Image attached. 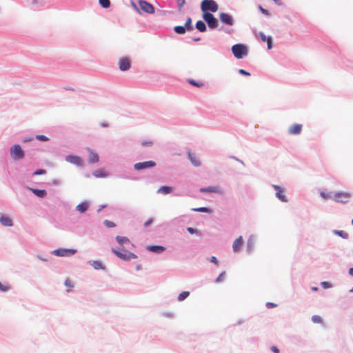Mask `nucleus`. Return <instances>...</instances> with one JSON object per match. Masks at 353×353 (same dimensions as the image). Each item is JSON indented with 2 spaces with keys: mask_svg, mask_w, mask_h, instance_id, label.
<instances>
[{
  "mask_svg": "<svg viewBox=\"0 0 353 353\" xmlns=\"http://www.w3.org/2000/svg\"><path fill=\"white\" fill-rule=\"evenodd\" d=\"M174 31L177 34H184L185 32V28L183 26H178L174 27Z\"/></svg>",
  "mask_w": 353,
  "mask_h": 353,
  "instance_id": "c756f323",
  "label": "nucleus"
},
{
  "mask_svg": "<svg viewBox=\"0 0 353 353\" xmlns=\"http://www.w3.org/2000/svg\"><path fill=\"white\" fill-rule=\"evenodd\" d=\"M178 3L179 9L181 10L184 6L185 1V0H176Z\"/></svg>",
  "mask_w": 353,
  "mask_h": 353,
  "instance_id": "37998d69",
  "label": "nucleus"
},
{
  "mask_svg": "<svg viewBox=\"0 0 353 353\" xmlns=\"http://www.w3.org/2000/svg\"><path fill=\"white\" fill-rule=\"evenodd\" d=\"M225 272H221L219 275V276L216 278V281L218 282V283L223 281L224 280V279H225Z\"/></svg>",
  "mask_w": 353,
  "mask_h": 353,
  "instance_id": "e433bc0d",
  "label": "nucleus"
},
{
  "mask_svg": "<svg viewBox=\"0 0 353 353\" xmlns=\"http://www.w3.org/2000/svg\"><path fill=\"white\" fill-rule=\"evenodd\" d=\"M201 8L204 13L208 12V11L215 12L218 10L219 6L214 0H203L201 2Z\"/></svg>",
  "mask_w": 353,
  "mask_h": 353,
  "instance_id": "f257e3e1",
  "label": "nucleus"
},
{
  "mask_svg": "<svg viewBox=\"0 0 353 353\" xmlns=\"http://www.w3.org/2000/svg\"><path fill=\"white\" fill-rule=\"evenodd\" d=\"M194 211L198 212H208V209L206 208H199L196 209H194Z\"/></svg>",
  "mask_w": 353,
  "mask_h": 353,
  "instance_id": "8fccbe9b",
  "label": "nucleus"
},
{
  "mask_svg": "<svg viewBox=\"0 0 353 353\" xmlns=\"http://www.w3.org/2000/svg\"><path fill=\"white\" fill-rule=\"evenodd\" d=\"M259 36H260L261 39L263 42H265V41L267 42L268 48V49H271L272 48V37H267L265 36V34L263 32H259Z\"/></svg>",
  "mask_w": 353,
  "mask_h": 353,
  "instance_id": "4468645a",
  "label": "nucleus"
},
{
  "mask_svg": "<svg viewBox=\"0 0 353 353\" xmlns=\"http://www.w3.org/2000/svg\"><path fill=\"white\" fill-rule=\"evenodd\" d=\"M88 208V203L87 202H82L77 206V210L80 212H84Z\"/></svg>",
  "mask_w": 353,
  "mask_h": 353,
  "instance_id": "a878e982",
  "label": "nucleus"
},
{
  "mask_svg": "<svg viewBox=\"0 0 353 353\" xmlns=\"http://www.w3.org/2000/svg\"><path fill=\"white\" fill-rule=\"evenodd\" d=\"M46 173V171L45 170H43V169H39L37 170H36L33 174L34 175H39V174H44Z\"/></svg>",
  "mask_w": 353,
  "mask_h": 353,
  "instance_id": "a19ab883",
  "label": "nucleus"
},
{
  "mask_svg": "<svg viewBox=\"0 0 353 353\" xmlns=\"http://www.w3.org/2000/svg\"><path fill=\"white\" fill-rule=\"evenodd\" d=\"M0 223H1V225H4V226H12V219L10 217H8L7 216H4V215L0 216Z\"/></svg>",
  "mask_w": 353,
  "mask_h": 353,
  "instance_id": "2eb2a0df",
  "label": "nucleus"
},
{
  "mask_svg": "<svg viewBox=\"0 0 353 353\" xmlns=\"http://www.w3.org/2000/svg\"><path fill=\"white\" fill-rule=\"evenodd\" d=\"M302 127L301 124H294L289 128L288 133L290 134H299L302 131Z\"/></svg>",
  "mask_w": 353,
  "mask_h": 353,
  "instance_id": "9b49d317",
  "label": "nucleus"
},
{
  "mask_svg": "<svg viewBox=\"0 0 353 353\" xmlns=\"http://www.w3.org/2000/svg\"><path fill=\"white\" fill-rule=\"evenodd\" d=\"M349 274L353 276V268H351L350 270H349Z\"/></svg>",
  "mask_w": 353,
  "mask_h": 353,
  "instance_id": "6e6d98bb",
  "label": "nucleus"
},
{
  "mask_svg": "<svg viewBox=\"0 0 353 353\" xmlns=\"http://www.w3.org/2000/svg\"><path fill=\"white\" fill-rule=\"evenodd\" d=\"M239 72L240 74H243V75H246V76H250V74L248 72L244 70L243 69H240L239 70Z\"/></svg>",
  "mask_w": 353,
  "mask_h": 353,
  "instance_id": "49530a36",
  "label": "nucleus"
},
{
  "mask_svg": "<svg viewBox=\"0 0 353 353\" xmlns=\"http://www.w3.org/2000/svg\"><path fill=\"white\" fill-rule=\"evenodd\" d=\"M30 190H31L32 192H34V194L38 197L43 198L46 196V191L45 190H38V189L30 188Z\"/></svg>",
  "mask_w": 353,
  "mask_h": 353,
  "instance_id": "4be33fe9",
  "label": "nucleus"
},
{
  "mask_svg": "<svg viewBox=\"0 0 353 353\" xmlns=\"http://www.w3.org/2000/svg\"><path fill=\"white\" fill-rule=\"evenodd\" d=\"M189 82L190 84L196 86V87H201L203 84L202 83H197L193 79L189 80Z\"/></svg>",
  "mask_w": 353,
  "mask_h": 353,
  "instance_id": "58836bf2",
  "label": "nucleus"
},
{
  "mask_svg": "<svg viewBox=\"0 0 353 353\" xmlns=\"http://www.w3.org/2000/svg\"><path fill=\"white\" fill-rule=\"evenodd\" d=\"M54 253L56 255L60 256H68V254H67V250H65V249L56 250L54 251Z\"/></svg>",
  "mask_w": 353,
  "mask_h": 353,
  "instance_id": "cd10ccee",
  "label": "nucleus"
},
{
  "mask_svg": "<svg viewBox=\"0 0 353 353\" xmlns=\"http://www.w3.org/2000/svg\"><path fill=\"white\" fill-rule=\"evenodd\" d=\"M10 290V286L8 285H4L0 282V291L1 292H7Z\"/></svg>",
  "mask_w": 353,
  "mask_h": 353,
  "instance_id": "f704fd0d",
  "label": "nucleus"
},
{
  "mask_svg": "<svg viewBox=\"0 0 353 353\" xmlns=\"http://www.w3.org/2000/svg\"><path fill=\"white\" fill-rule=\"evenodd\" d=\"M190 294V292L188 291H183L181 293L179 294L178 296V300L179 301H182L185 300Z\"/></svg>",
  "mask_w": 353,
  "mask_h": 353,
  "instance_id": "c85d7f7f",
  "label": "nucleus"
},
{
  "mask_svg": "<svg viewBox=\"0 0 353 353\" xmlns=\"http://www.w3.org/2000/svg\"><path fill=\"white\" fill-rule=\"evenodd\" d=\"M65 160L72 164H74L79 166H81L83 164L82 159L80 157L76 155H68L66 157Z\"/></svg>",
  "mask_w": 353,
  "mask_h": 353,
  "instance_id": "9d476101",
  "label": "nucleus"
},
{
  "mask_svg": "<svg viewBox=\"0 0 353 353\" xmlns=\"http://www.w3.org/2000/svg\"><path fill=\"white\" fill-rule=\"evenodd\" d=\"M119 66L121 71L129 70L131 66L130 59L128 57H121L119 61Z\"/></svg>",
  "mask_w": 353,
  "mask_h": 353,
  "instance_id": "1a4fd4ad",
  "label": "nucleus"
},
{
  "mask_svg": "<svg viewBox=\"0 0 353 353\" xmlns=\"http://www.w3.org/2000/svg\"><path fill=\"white\" fill-rule=\"evenodd\" d=\"M271 350H272L274 353H279V350L276 346H272V347H271Z\"/></svg>",
  "mask_w": 353,
  "mask_h": 353,
  "instance_id": "603ef678",
  "label": "nucleus"
},
{
  "mask_svg": "<svg viewBox=\"0 0 353 353\" xmlns=\"http://www.w3.org/2000/svg\"><path fill=\"white\" fill-rule=\"evenodd\" d=\"M76 252H77V250H74V249H68L67 250V254L68 255L74 254Z\"/></svg>",
  "mask_w": 353,
  "mask_h": 353,
  "instance_id": "09e8293b",
  "label": "nucleus"
},
{
  "mask_svg": "<svg viewBox=\"0 0 353 353\" xmlns=\"http://www.w3.org/2000/svg\"><path fill=\"white\" fill-rule=\"evenodd\" d=\"M116 240L121 246H123L125 243L130 244L129 239L125 236H117Z\"/></svg>",
  "mask_w": 353,
  "mask_h": 353,
  "instance_id": "412c9836",
  "label": "nucleus"
},
{
  "mask_svg": "<svg viewBox=\"0 0 353 353\" xmlns=\"http://www.w3.org/2000/svg\"><path fill=\"white\" fill-rule=\"evenodd\" d=\"M10 156L14 160L21 159L24 157V152L19 144H16L10 149Z\"/></svg>",
  "mask_w": 353,
  "mask_h": 353,
  "instance_id": "20e7f679",
  "label": "nucleus"
},
{
  "mask_svg": "<svg viewBox=\"0 0 353 353\" xmlns=\"http://www.w3.org/2000/svg\"><path fill=\"white\" fill-rule=\"evenodd\" d=\"M88 160L90 163H95L99 161V158L98 154L96 152L90 151L89 157H88Z\"/></svg>",
  "mask_w": 353,
  "mask_h": 353,
  "instance_id": "6ab92c4d",
  "label": "nucleus"
},
{
  "mask_svg": "<svg viewBox=\"0 0 353 353\" xmlns=\"http://www.w3.org/2000/svg\"><path fill=\"white\" fill-rule=\"evenodd\" d=\"M232 52L237 59H241L248 54V49L243 44H236L232 47Z\"/></svg>",
  "mask_w": 353,
  "mask_h": 353,
  "instance_id": "f03ea898",
  "label": "nucleus"
},
{
  "mask_svg": "<svg viewBox=\"0 0 353 353\" xmlns=\"http://www.w3.org/2000/svg\"><path fill=\"white\" fill-rule=\"evenodd\" d=\"M243 241L241 236H240L234 241L232 245V250L234 252H237L241 250V248L243 245Z\"/></svg>",
  "mask_w": 353,
  "mask_h": 353,
  "instance_id": "ddd939ff",
  "label": "nucleus"
},
{
  "mask_svg": "<svg viewBox=\"0 0 353 353\" xmlns=\"http://www.w3.org/2000/svg\"><path fill=\"white\" fill-rule=\"evenodd\" d=\"M121 250L123 252L112 249L113 253L119 259L123 261H130V259H135L137 258V256L135 254L128 251H124L123 248H121Z\"/></svg>",
  "mask_w": 353,
  "mask_h": 353,
  "instance_id": "7ed1b4c3",
  "label": "nucleus"
},
{
  "mask_svg": "<svg viewBox=\"0 0 353 353\" xmlns=\"http://www.w3.org/2000/svg\"><path fill=\"white\" fill-rule=\"evenodd\" d=\"M153 221V219H150L149 220H148L145 223H144V226L145 227H148L150 224H151Z\"/></svg>",
  "mask_w": 353,
  "mask_h": 353,
  "instance_id": "864d4df0",
  "label": "nucleus"
},
{
  "mask_svg": "<svg viewBox=\"0 0 353 353\" xmlns=\"http://www.w3.org/2000/svg\"><path fill=\"white\" fill-rule=\"evenodd\" d=\"M188 158L190 159V161H191V163L194 165V166H199L200 165V162L196 158V157L192 154L190 152H188Z\"/></svg>",
  "mask_w": 353,
  "mask_h": 353,
  "instance_id": "5701e85b",
  "label": "nucleus"
},
{
  "mask_svg": "<svg viewBox=\"0 0 353 353\" xmlns=\"http://www.w3.org/2000/svg\"><path fill=\"white\" fill-rule=\"evenodd\" d=\"M276 304L273 303H271V302H268L266 303V306L268 307V308H272V307H276Z\"/></svg>",
  "mask_w": 353,
  "mask_h": 353,
  "instance_id": "3c124183",
  "label": "nucleus"
},
{
  "mask_svg": "<svg viewBox=\"0 0 353 353\" xmlns=\"http://www.w3.org/2000/svg\"><path fill=\"white\" fill-rule=\"evenodd\" d=\"M89 263L95 269V270H104L105 267L102 264V263L99 261H90Z\"/></svg>",
  "mask_w": 353,
  "mask_h": 353,
  "instance_id": "aec40b11",
  "label": "nucleus"
},
{
  "mask_svg": "<svg viewBox=\"0 0 353 353\" xmlns=\"http://www.w3.org/2000/svg\"><path fill=\"white\" fill-rule=\"evenodd\" d=\"M93 175L97 178H104L108 176L107 173L103 170H97L93 172Z\"/></svg>",
  "mask_w": 353,
  "mask_h": 353,
  "instance_id": "b1692460",
  "label": "nucleus"
},
{
  "mask_svg": "<svg viewBox=\"0 0 353 353\" xmlns=\"http://www.w3.org/2000/svg\"><path fill=\"white\" fill-rule=\"evenodd\" d=\"M203 18L210 28H216L217 27L218 21L212 14L210 12H205L203 14Z\"/></svg>",
  "mask_w": 353,
  "mask_h": 353,
  "instance_id": "39448f33",
  "label": "nucleus"
},
{
  "mask_svg": "<svg viewBox=\"0 0 353 353\" xmlns=\"http://www.w3.org/2000/svg\"><path fill=\"white\" fill-rule=\"evenodd\" d=\"M352 225H353V219H352Z\"/></svg>",
  "mask_w": 353,
  "mask_h": 353,
  "instance_id": "680f3d73",
  "label": "nucleus"
},
{
  "mask_svg": "<svg viewBox=\"0 0 353 353\" xmlns=\"http://www.w3.org/2000/svg\"><path fill=\"white\" fill-rule=\"evenodd\" d=\"M312 321L314 323H323L322 318L319 315L312 316Z\"/></svg>",
  "mask_w": 353,
  "mask_h": 353,
  "instance_id": "7c9ffc66",
  "label": "nucleus"
},
{
  "mask_svg": "<svg viewBox=\"0 0 353 353\" xmlns=\"http://www.w3.org/2000/svg\"><path fill=\"white\" fill-rule=\"evenodd\" d=\"M187 230L190 234H194L196 232V230L193 228H188Z\"/></svg>",
  "mask_w": 353,
  "mask_h": 353,
  "instance_id": "5fc2aeb1",
  "label": "nucleus"
},
{
  "mask_svg": "<svg viewBox=\"0 0 353 353\" xmlns=\"http://www.w3.org/2000/svg\"><path fill=\"white\" fill-rule=\"evenodd\" d=\"M220 19L222 23L229 25V26H232L233 23V20H232V17L227 13H224V12L221 13L220 14Z\"/></svg>",
  "mask_w": 353,
  "mask_h": 353,
  "instance_id": "f8f14e48",
  "label": "nucleus"
},
{
  "mask_svg": "<svg viewBox=\"0 0 353 353\" xmlns=\"http://www.w3.org/2000/svg\"><path fill=\"white\" fill-rule=\"evenodd\" d=\"M259 10H261V12L263 14H265V15H267V16H269V15H270L269 12H268L267 10L264 9L261 6H259Z\"/></svg>",
  "mask_w": 353,
  "mask_h": 353,
  "instance_id": "c03bdc74",
  "label": "nucleus"
},
{
  "mask_svg": "<svg viewBox=\"0 0 353 353\" xmlns=\"http://www.w3.org/2000/svg\"><path fill=\"white\" fill-rule=\"evenodd\" d=\"M274 1H275L276 3L277 2L278 0H273Z\"/></svg>",
  "mask_w": 353,
  "mask_h": 353,
  "instance_id": "052dcab7",
  "label": "nucleus"
},
{
  "mask_svg": "<svg viewBox=\"0 0 353 353\" xmlns=\"http://www.w3.org/2000/svg\"><path fill=\"white\" fill-rule=\"evenodd\" d=\"M201 192H213V193H221V188L218 186H211L208 187L207 188H201Z\"/></svg>",
  "mask_w": 353,
  "mask_h": 353,
  "instance_id": "dca6fc26",
  "label": "nucleus"
},
{
  "mask_svg": "<svg viewBox=\"0 0 353 353\" xmlns=\"http://www.w3.org/2000/svg\"><path fill=\"white\" fill-rule=\"evenodd\" d=\"M275 191H276V196L278 198V199H285V195H284V190L283 189L279 186V185H273Z\"/></svg>",
  "mask_w": 353,
  "mask_h": 353,
  "instance_id": "f3484780",
  "label": "nucleus"
},
{
  "mask_svg": "<svg viewBox=\"0 0 353 353\" xmlns=\"http://www.w3.org/2000/svg\"><path fill=\"white\" fill-rule=\"evenodd\" d=\"M351 292H353V288L350 290Z\"/></svg>",
  "mask_w": 353,
  "mask_h": 353,
  "instance_id": "13d9d810",
  "label": "nucleus"
},
{
  "mask_svg": "<svg viewBox=\"0 0 353 353\" xmlns=\"http://www.w3.org/2000/svg\"><path fill=\"white\" fill-rule=\"evenodd\" d=\"M321 285L323 288L326 289V288H329L331 287V284L328 282H326V281H323L321 283Z\"/></svg>",
  "mask_w": 353,
  "mask_h": 353,
  "instance_id": "a18cd8bd",
  "label": "nucleus"
},
{
  "mask_svg": "<svg viewBox=\"0 0 353 353\" xmlns=\"http://www.w3.org/2000/svg\"><path fill=\"white\" fill-rule=\"evenodd\" d=\"M104 224L108 228H114L116 226L114 223H113L112 221H108V220H105L104 221Z\"/></svg>",
  "mask_w": 353,
  "mask_h": 353,
  "instance_id": "4c0bfd02",
  "label": "nucleus"
},
{
  "mask_svg": "<svg viewBox=\"0 0 353 353\" xmlns=\"http://www.w3.org/2000/svg\"><path fill=\"white\" fill-rule=\"evenodd\" d=\"M148 250L153 252L161 253L163 252L165 248L160 245H150L148 246Z\"/></svg>",
  "mask_w": 353,
  "mask_h": 353,
  "instance_id": "a211bd4d",
  "label": "nucleus"
},
{
  "mask_svg": "<svg viewBox=\"0 0 353 353\" xmlns=\"http://www.w3.org/2000/svg\"><path fill=\"white\" fill-rule=\"evenodd\" d=\"M185 28H187L188 30H193V26H192V19H191L190 17H188L186 19Z\"/></svg>",
  "mask_w": 353,
  "mask_h": 353,
  "instance_id": "2f4dec72",
  "label": "nucleus"
},
{
  "mask_svg": "<svg viewBox=\"0 0 353 353\" xmlns=\"http://www.w3.org/2000/svg\"><path fill=\"white\" fill-rule=\"evenodd\" d=\"M36 139L41 141H47L48 140V138L44 135H37Z\"/></svg>",
  "mask_w": 353,
  "mask_h": 353,
  "instance_id": "ea45409f",
  "label": "nucleus"
},
{
  "mask_svg": "<svg viewBox=\"0 0 353 353\" xmlns=\"http://www.w3.org/2000/svg\"><path fill=\"white\" fill-rule=\"evenodd\" d=\"M138 3H139V5L141 9L143 11H144L147 13H149V14H152V13L154 12V7L150 3L147 2L146 1L139 0Z\"/></svg>",
  "mask_w": 353,
  "mask_h": 353,
  "instance_id": "6e6552de",
  "label": "nucleus"
},
{
  "mask_svg": "<svg viewBox=\"0 0 353 353\" xmlns=\"http://www.w3.org/2000/svg\"><path fill=\"white\" fill-rule=\"evenodd\" d=\"M210 261L212 262V263H214L216 265L219 264V261H218L217 259L215 256H211V258L210 259Z\"/></svg>",
  "mask_w": 353,
  "mask_h": 353,
  "instance_id": "de8ad7c7",
  "label": "nucleus"
},
{
  "mask_svg": "<svg viewBox=\"0 0 353 353\" xmlns=\"http://www.w3.org/2000/svg\"><path fill=\"white\" fill-rule=\"evenodd\" d=\"M100 5L105 8H108L110 6V0H99Z\"/></svg>",
  "mask_w": 353,
  "mask_h": 353,
  "instance_id": "473e14b6",
  "label": "nucleus"
},
{
  "mask_svg": "<svg viewBox=\"0 0 353 353\" xmlns=\"http://www.w3.org/2000/svg\"><path fill=\"white\" fill-rule=\"evenodd\" d=\"M199 39H200L199 38H198V39L195 38L194 40L196 41H199Z\"/></svg>",
  "mask_w": 353,
  "mask_h": 353,
  "instance_id": "4d7b16f0",
  "label": "nucleus"
},
{
  "mask_svg": "<svg viewBox=\"0 0 353 353\" xmlns=\"http://www.w3.org/2000/svg\"><path fill=\"white\" fill-rule=\"evenodd\" d=\"M313 290H317V288H313Z\"/></svg>",
  "mask_w": 353,
  "mask_h": 353,
  "instance_id": "bf43d9fd",
  "label": "nucleus"
},
{
  "mask_svg": "<svg viewBox=\"0 0 353 353\" xmlns=\"http://www.w3.org/2000/svg\"><path fill=\"white\" fill-rule=\"evenodd\" d=\"M141 145L145 147L152 146L153 145V141H145L141 143Z\"/></svg>",
  "mask_w": 353,
  "mask_h": 353,
  "instance_id": "79ce46f5",
  "label": "nucleus"
},
{
  "mask_svg": "<svg viewBox=\"0 0 353 353\" xmlns=\"http://www.w3.org/2000/svg\"><path fill=\"white\" fill-rule=\"evenodd\" d=\"M172 188L170 186H162L158 190V192L163 194H169L172 192Z\"/></svg>",
  "mask_w": 353,
  "mask_h": 353,
  "instance_id": "393cba45",
  "label": "nucleus"
},
{
  "mask_svg": "<svg viewBox=\"0 0 353 353\" xmlns=\"http://www.w3.org/2000/svg\"><path fill=\"white\" fill-rule=\"evenodd\" d=\"M156 165V163L153 161H148L144 162L137 163L134 165V168L136 170H141L149 168H153Z\"/></svg>",
  "mask_w": 353,
  "mask_h": 353,
  "instance_id": "423d86ee",
  "label": "nucleus"
},
{
  "mask_svg": "<svg viewBox=\"0 0 353 353\" xmlns=\"http://www.w3.org/2000/svg\"><path fill=\"white\" fill-rule=\"evenodd\" d=\"M65 285L68 287V288H72L74 287L72 281L68 278L64 283Z\"/></svg>",
  "mask_w": 353,
  "mask_h": 353,
  "instance_id": "c9c22d12",
  "label": "nucleus"
},
{
  "mask_svg": "<svg viewBox=\"0 0 353 353\" xmlns=\"http://www.w3.org/2000/svg\"><path fill=\"white\" fill-rule=\"evenodd\" d=\"M336 234L341 236L343 239H347L348 238V234L343 230L339 231H335L334 232Z\"/></svg>",
  "mask_w": 353,
  "mask_h": 353,
  "instance_id": "72a5a7b5",
  "label": "nucleus"
},
{
  "mask_svg": "<svg viewBox=\"0 0 353 353\" xmlns=\"http://www.w3.org/2000/svg\"><path fill=\"white\" fill-rule=\"evenodd\" d=\"M321 196L324 198V199H332L333 197H345V198H347V197H350L351 195L349 193H344V192H339V193H332V192H330V193H325L324 192H321V194H320Z\"/></svg>",
  "mask_w": 353,
  "mask_h": 353,
  "instance_id": "0eeeda50",
  "label": "nucleus"
},
{
  "mask_svg": "<svg viewBox=\"0 0 353 353\" xmlns=\"http://www.w3.org/2000/svg\"><path fill=\"white\" fill-rule=\"evenodd\" d=\"M196 28L200 31V32H205L206 30V26L202 21H198L196 23Z\"/></svg>",
  "mask_w": 353,
  "mask_h": 353,
  "instance_id": "bb28decb",
  "label": "nucleus"
}]
</instances>
